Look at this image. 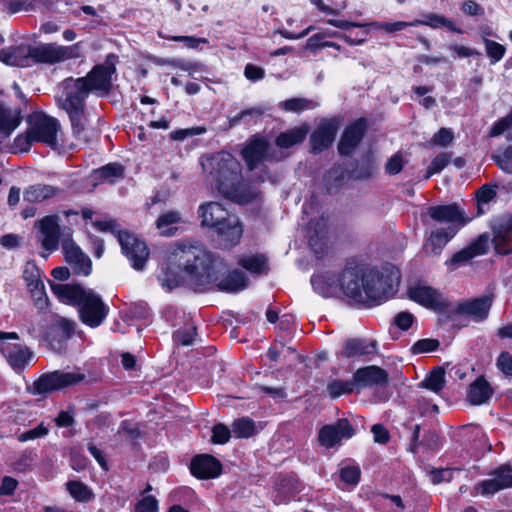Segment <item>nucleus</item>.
Listing matches in <instances>:
<instances>
[{
  "label": "nucleus",
  "mask_w": 512,
  "mask_h": 512,
  "mask_svg": "<svg viewBox=\"0 0 512 512\" xmlns=\"http://www.w3.org/2000/svg\"><path fill=\"white\" fill-rule=\"evenodd\" d=\"M117 60L115 54H108L105 61L95 65L86 76L76 79L70 77L62 82V107L69 115L74 134L84 141H87L83 135L86 126L85 100L89 94L105 97L110 93Z\"/></svg>",
  "instance_id": "f257e3e1"
},
{
  "label": "nucleus",
  "mask_w": 512,
  "mask_h": 512,
  "mask_svg": "<svg viewBox=\"0 0 512 512\" xmlns=\"http://www.w3.org/2000/svg\"><path fill=\"white\" fill-rule=\"evenodd\" d=\"M222 266L219 257L198 245L180 243L172 252L169 262L161 267L157 278L161 286L170 291L182 284L184 271L189 281L201 290L218 280Z\"/></svg>",
  "instance_id": "f03ea898"
},
{
  "label": "nucleus",
  "mask_w": 512,
  "mask_h": 512,
  "mask_svg": "<svg viewBox=\"0 0 512 512\" xmlns=\"http://www.w3.org/2000/svg\"><path fill=\"white\" fill-rule=\"evenodd\" d=\"M201 166L207 179L225 198L246 204L257 198L255 186L245 183L241 163L229 152L220 151L201 158Z\"/></svg>",
  "instance_id": "7ed1b4c3"
},
{
  "label": "nucleus",
  "mask_w": 512,
  "mask_h": 512,
  "mask_svg": "<svg viewBox=\"0 0 512 512\" xmlns=\"http://www.w3.org/2000/svg\"><path fill=\"white\" fill-rule=\"evenodd\" d=\"M400 278L399 269L391 263L381 268L345 269V295L360 303L381 301L396 292Z\"/></svg>",
  "instance_id": "20e7f679"
},
{
  "label": "nucleus",
  "mask_w": 512,
  "mask_h": 512,
  "mask_svg": "<svg viewBox=\"0 0 512 512\" xmlns=\"http://www.w3.org/2000/svg\"><path fill=\"white\" fill-rule=\"evenodd\" d=\"M81 56L80 43L61 46L55 43L31 46L20 44L0 50V61L17 67H30L33 64H56Z\"/></svg>",
  "instance_id": "39448f33"
},
{
  "label": "nucleus",
  "mask_w": 512,
  "mask_h": 512,
  "mask_svg": "<svg viewBox=\"0 0 512 512\" xmlns=\"http://www.w3.org/2000/svg\"><path fill=\"white\" fill-rule=\"evenodd\" d=\"M50 286L61 301L78 306L79 318L85 325L96 328L107 317L108 306L93 290L73 284L51 283Z\"/></svg>",
  "instance_id": "423d86ee"
},
{
  "label": "nucleus",
  "mask_w": 512,
  "mask_h": 512,
  "mask_svg": "<svg viewBox=\"0 0 512 512\" xmlns=\"http://www.w3.org/2000/svg\"><path fill=\"white\" fill-rule=\"evenodd\" d=\"M198 216L202 227L214 229L217 233L220 245L230 249L239 243L243 228L239 219L230 214L219 202H208L198 208Z\"/></svg>",
  "instance_id": "0eeeda50"
},
{
  "label": "nucleus",
  "mask_w": 512,
  "mask_h": 512,
  "mask_svg": "<svg viewBox=\"0 0 512 512\" xmlns=\"http://www.w3.org/2000/svg\"><path fill=\"white\" fill-rule=\"evenodd\" d=\"M29 128L25 135H19L15 139V143L21 150L27 151L32 142L39 141L47 146L58 149V131L59 122L52 117L44 114H35L28 118Z\"/></svg>",
  "instance_id": "6e6552de"
},
{
  "label": "nucleus",
  "mask_w": 512,
  "mask_h": 512,
  "mask_svg": "<svg viewBox=\"0 0 512 512\" xmlns=\"http://www.w3.org/2000/svg\"><path fill=\"white\" fill-rule=\"evenodd\" d=\"M85 374L80 371H53L42 374L35 380L29 391L34 395L47 394L80 383Z\"/></svg>",
  "instance_id": "1a4fd4ad"
},
{
  "label": "nucleus",
  "mask_w": 512,
  "mask_h": 512,
  "mask_svg": "<svg viewBox=\"0 0 512 512\" xmlns=\"http://www.w3.org/2000/svg\"><path fill=\"white\" fill-rule=\"evenodd\" d=\"M10 340H19V335L16 332L0 331V353L14 371L20 372L32 359L33 352L22 344L10 343Z\"/></svg>",
  "instance_id": "9d476101"
},
{
  "label": "nucleus",
  "mask_w": 512,
  "mask_h": 512,
  "mask_svg": "<svg viewBox=\"0 0 512 512\" xmlns=\"http://www.w3.org/2000/svg\"><path fill=\"white\" fill-rule=\"evenodd\" d=\"M118 241L123 253L131 261L132 267L142 270L149 258V249L145 242L126 231L118 233Z\"/></svg>",
  "instance_id": "9b49d317"
},
{
  "label": "nucleus",
  "mask_w": 512,
  "mask_h": 512,
  "mask_svg": "<svg viewBox=\"0 0 512 512\" xmlns=\"http://www.w3.org/2000/svg\"><path fill=\"white\" fill-rule=\"evenodd\" d=\"M62 249L65 260L77 275L88 276L92 270V262L81 248L71 239V234L67 233L62 239Z\"/></svg>",
  "instance_id": "f8f14e48"
},
{
  "label": "nucleus",
  "mask_w": 512,
  "mask_h": 512,
  "mask_svg": "<svg viewBox=\"0 0 512 512\" xmlns=\"http://www.w3.org/2000/svg\"><path fill=\"white\" fill-rule=\"evenodd\" d=\"M428 215L435 222L454 226L457 231L471 220V217L467 216L465 211L455 203L430 206L428 208Z\"/></svg>",
  "instance_id": "ddd939ff"
},
{
  "label": "nucleus",
  "mask_w": 512,
  "mask_h": 512,
  "mask_svg": "<svg viewBox=\"0 0 512 512\" xmlns=\"http://www.w3.org/2000/svg\"><path fill=\"white\" fill-rule=\"evenodd\" d=\"M75 330V322L64 317H59L51 326L46 340L50 349L57 353L66 351L68 340Z\"/></svg>",
  "instance_id": "4468645a"
},
{
  "label": "nucleus",
  "mask_w": 512,
  "mask_h": 512,
  "mask_svg": "<svg viewBox=\"0 0 512 512\" xmlns=\"http://www.w3.org/2000/svg\"><path fill=\"white\" fill-rule=\"evenodd\" d=\"M338 128L339 121L336 118L322 119L310 136L311 152L318 154L330 147L335 140Z\"/></svg>",
  "instance_id": "2eb2a0df"
},
{
  "label": "nucleus",
  "mask_w": 512,
  "mask_h": 512,
  "mask_svg": "<svg viewBox=\"0 0 512 512\" xmlns=\"http://www.w3.org/2000/svg\"><path fill=\"white\" fill-rule=\"evenodd\" d=\"M355 430L347 419H339L335 424L323 426L318 435V441L325 448H332L343 438H351Z\"/></svg>",
  "instance_id": "dca6fc26"
},
{
  "label": "nucleus",
  "mask_w": 512,
  "mask_h": 512,
  "mask_svg": "<svg viewBox=\"0 0 512 512\" xmlns=\"http://www.w3.org/2000/svg\"><path fill=\"white\" fill-rule=\"evenodd\" d=\"M409 297L420 305L442 311L448 308V302L436 289L426 285H415L409 288Z\"/></svg>",
  "instance_id": "f3484780"
},
{
  "label": "nucleus",
  "mask_w": 512,
  "mask_h": 512,
  "mask_svg": "<svg viewBox=\"0 0 512 512\" xmlns=\"http://www.w3.org/2000/svg\"><path fill=\"white\" fill-rule=\"evenodd\" d=\"M367 129V122L364 118H360L349 124L338 144V151L343 156H349L357 148L363 139Z\"/></svg>",
  "instance_id": "a211bd4d"
},
{
  "label": "nucleus",
  "mask_w": 512,
  "mask_h": 512,
  "mask_svg": "<svg viewBox=\"0 0 512 512\" xmlns=\"http://www.w3.org/2000/svg\"><path fill=\"white\" fill-rule=\"evenodd\" d=\"M512 487V469L500 466L492 473V478L482 481L477 488L483 495H493L499 490Z\"/></svg>",
  "instance_id": "6ab92c4d"
},
{
  "label": "nucleus",
  "mask_w": 512,
  "mask_h": 512,
  "mask_svg": "<svg viewBox=\"0 0 512 512\" xmlns=\"http://www.w3.org/2000/svg\"><path fill=\"white\" fill-rule=\"evenodd\" d=\"M58 220V216L53 215L46 216L36 223L42 235L41 244L47 251H55L58 249L60 238Z\"/></svg>",
  "instance_id": "aec40b11"
},
{
  "label": "nucleus",
  "mask_w": 512,
  "mask_h": 512,
  "mask_svg": "<svg viewBox=\"0 0 512 512\" xmlns=\"http://www.w3.org/2000/svg\"><path fill=\"white\" fill-rule=\"evenodd\" d=\"M491 305L492 298L485 295L460 302L456 311L459 314L471 317L476 322H480L487 318Z\"/></svg>",
  "instance_id": "412c9836"
},
{
  "label": "nucleus",
  "mask_w": 512,
  "mask_h": 512,
  "mask_svg": "<svg viewBox=\"0 0 512 512\" xmlns=\"http://www.w3.org/2000/svg\"><path fill=\"white\" fill-rule=\"evenodd\" d=\"M190 469L197 478L210 479L220 475L222 465L215 457L203 454L192 459Z\"/></svg>",
  "instance_id": "4be33fe9"
},
{
  "label": "nucleus",
  "mask_w": 512,
  "mask_h": 512,
  "mask_svg": "<svg viewBox=\"0 0 512 512\" xmlns=\"http://www.w3.org/2000/svg\"><path fill=\"white\" fill-rule=\"evenodd\" d=\"M343 279L344 272L340 276L334 273L317 274L312 276L311 284L316 292L328 297L336 294L339 290L345 293Z\"/></svg>",
  "instance_id": "5701e85b"
},
{
  "label": "nucleus",
  "mask_w": 512,
  "mask_h": 512,
  "mask_svg": "<svg viewBox=\"0 0 512 512\" xmlns=\"http://www.w3.org/2000/svg\"><path fill=\"white\" fill-rule=\"evenodd\" d=\"M355 385L359 388L385 385L388 383V373L378 366H367L359 368L353 375Z\"/></svg>",
  "instance_id": "b1692460"
},
{
  "label": "nucleus",
  "mask_w": 512,
  "mask_h": 512,
  "mask_svg": "<svg viewBox=\"0 0 512 512\" xmlns=\"http://www.w3.org/2000/svg\"><path fill=\"white\" fill-rule=\"evenodd\" d=\"M309 245L311 249L320 254L323 252L324 239L327 235V220L321 215L317 219H312L307 225Z\"/></svg>",
  "instance_id": "393cba45"
},
{
  "label": "nucleus",
  "mask_w": 512,
  "mask_h": 512,
  "mask_svg": "<svg viewBox=\"0 0 512 512\" xmlns=\"http://www.w3.org/2000/svg\"><path fill=\"white\" fill-rule=\"evenodd\" d=\"M457 232L458 231L454 226L436 228L430 233L425 245L426 250L434 256L439 255L442 249L457 234Z\"/></svg>",
  "instance_id": "a878e982"
},
{
  "label": "nucleus",
  "mask_w": 512,
  "mask_h": 512,
  "mask_svg": "<svg viewBox=\"0 0 512 512\" xmlns=\"http://www.w3.org/2000/svg\"><path fill=\"white\" fill-rule=\"evenodd\" d=\"M219 259L222 261L224 266L221 267V272L218 274V288L225 292H238L245 289L248 286V278L242 271L234 270L225 278L220 280V276L223 275L226 270V264L221 258ZM214 282H217V280L212 283Z\"/></svg>",
  "instance_id": "bb28decb"
},
{
  "label": "nucleus",
  "mask_w": 512,
  "mask_h": 512,
  "mask_svg": "<svg viewBox=\"0 0 512 512\" xmlns=\"http://www.w3.org/2000/svg\"><path fill=\"white\" fill-rule=\"evenodd\" d=\"M22 115L20 108L0 104V136L7 138L20 125Z\"/></svg>",
  "instance_id": "cd10ccee"
},
{
  "label": "nucleus",
  "mask_w": 512,
  "mask_h": 512,
  "mask_svg": "<svg viewBox=\"0 0 512 512\" xmlns=\"http://www.w3.org/2000/svg\"><path fill=\"white\" fill-rule=\"evenodd\" d=\"M268 142L262 138L252 139L242 150L243 158L250 170L254 169L261 161L264 160Z\"/></svg>",
  "instance_id": "c85d7f7f"
},
{
  "label": "nucleus",
  "mask_w": 512,
  "mask_h": 512,
  "mask_svg": "<svg viewBox=\"0 0 512 512\" xmlns=\"http://www.w3.org/2000/svg\"><path fill=\"white\" fill-rule=\"evenodd\" d=\"M60 193V188L38 183L28 186L23 192L24 201L29 203H41L54 198Z\"/></svg>",
  "instance_id": "c756f323"
},
{
  "label": "nucleus",
  "mask_w": 512,
  "mask_h": 512,
  "mask_svg": "<svg viewBox=\"0 0 512 512\" xmlns=\"http://www.w3.org/2000/svg\"><path fill=\"white\" fill-rule=\"evenodd\" d=\"M180 223H183L182 214L177 210H169L159 215L155 225L161 236L172 237L176 235Z\"/></svg>",
  "instance_id": "7c9ffc66"
},
{
  "label": "nucleus",
  "mask_w": 512,
  "mask_h": 512,
  "mask_svg": "<svg viewBox=\"0 0 512 512\" xmlns=\"http://www.w3.org/2000/svg\"><path fill=\"white\" fill-rule=\"evenodd\" d=\"M485 251L486 249L482 247V239H480L478 243L456 252L451 259L446 261V265L449 270L454 271L469 262L475 256L485 253Z\"/></svg>",
  "instance_id": "2f4dec72"
},
{
  "label": "nucleus",
  "mask_w": 512,
  "mask_h": 512,
  "mask_svg": "<svg viewBox=\"0 0 512 512\" xmlns=\"http://www.w3.org/2000/svg\"><path fill=\"white\" fill-rule=\"evenodd\" d=\"M376 350L375 341L365 339H350L344 344L342 355L346 358H353L374 353Z\"/></svg>",
  "instance_id": "473e14b6"
},
{
  "label": "nucleus",
  "mask_w": 512,
  "mask_h": 512,
  "mask_svg": "<svg viewBox=\"0 0 512 512\" xmlns=\"http://www.w3.org/2000/svg\"><path fill=\"white\" fill-rule=\"evenodd\" d=\"M493 390L489 383L482 377L477 378L470 384L468 391V400L473 405H480L485 403L491 396Z\"/></svg>",
  "instance_id": "72a5a7b5"
},
{
  "label": "nucleus",
  "mask_w": 512,
  "mask_h": 512,
  "mask_svg": "<svg viewBox=\"0 0 512 512\" xmlns=\"http://www.w3.org/2000/svg\"><path fill=\"white\" fill-rule=\"evenodd\" d=\"M308 132L309 127L306 124L300 127H294L290 130L281 133L276 138V145L280 148H290L293 145L303 142Z\"/></svg>",
  "instance_id": "f704fd0d"
},
{
  "label": "nucleus",
  "mask_w": 512,
  "mask_h": 512,
  "mask_svg": "<svg viewBox=\"0 0 512 512\" xmlns=\"http://www.w3.org/2000/svg\"><path fill=\"white\" fill-rule=\"evenodd\" d=\"M445 385V371L442 367H435L419 384L434 393H439Z\"/></svg>",
  "instance_id": "c9c22d12"
},
{
  "label": "nucleus",
  "mask_w": 512,
  "mask_h": 512,
  "mask_svg": "<svg viewBox=\"0 0 512 512\" xmlns=\"http://www.w3.org/2000/svg\"><path fill=\"white\" fill-rule=\"evenodd\" d=\"M238 264L251 273L262 274L268 269L267 259L264 255L242 256Z\"/></svg>",
  "instance_id": "e433bc0d"
},
{
  "label": "nucleus",
  "mask_w": 512,
  "mask_h": 512,
  "mask_svg": "<svg viewBox=\"0 0 512 512\" xmlns=\"http://www.w3.org/2000/svg\"><path fill=\"white\" fill-rule=\"evenodd\" d=\"M124 168L121 164L110 163L94 171L97 179L114 183L117 179L123 177Z\"/></svg>",
  "instance_id": "4c0bfd02"
},
{
  "label": "nucleus",
  "mask_w": 512,
  "mask_h": 512,
  "mask_svg": "<svg viewBox=\"0 0 512 512\" xmlns=\"http://www.w3.org/2000/svg\"><path fill=\"white\" fill-rule=\"evenodd\" d=\"M232 433L237 438H249L256 432L255 423L248 417L234 420L231 425Z\"/></svg>",
  "instance_id": "58836bf2"
},
{
  "label": "nucleus",
  "mask_w": 512,
  "mask_h": 512,
  "mask_svg": "<svg viewBox=\"0 0 512 512\" xmlns=\"http://www.w3.org/2000/svg\"><path fill=\"white\" fill-rule=\"evenodd\" d=\"M279 107L287 112L300 113L317 107V103L306 98H291L280 102Z\"/></svg>",
  "instance_id": "ea45409f"
},
{
  "label": "nucleus",
  "mask_w": 512,
  "mask_h": 512,
  "mask_svg": "<svg viewBox=\"0 0 512 512\" xmlns=\"http://www.w3.org/2000/svg\"><path fill=\"white\" fill-rule=\"evenodd\" d=\"M70 495L79 502H88L93 499L94 494L91 489L80 481H69L66 484Z\"/></svg>",
  "instance_id": "a19ab883"
},
{
  "label": "nucleus",
  "mask_w": 512,
  "mask_h": 512,
  "mask_svg": "<svg viewBox=\"0 0 512 512\" xmlns=\"http://www.w3.org/2000/svg\"><path fill=\"white\" fill-rule=\"evenodd\" d=\"M497 185L485 184L476 193L477 214L481 215L485 212L484 205L494 200L497 196Z\"/></svg>",
  "instance_id": "79ce46f5"
},
{
  "label": "nucleus",
  "mask_w": 512,
  "mask_h": 512,
  "mask_svg": "<svg viewBox=\"0 0 512 512\" xmlns=\"http://www.w3.org/2000/svg\"><path fill=\"white\" fill-rule=\"evenodd\" d=\"M356 387L354 378L351 381L333 380L327 384V392L333 399L351 393Z\"/></svg>",
  "instance_id": "37998d69"
},
{
  "label": "nucleus",
  "mask_w": 512,
  "mask_h": 512,
  "mask_svg": "<svg viewBox=\"0 0 512 512\" xmlns=\"http://www.w3.org/2000/svg\"><path fill=\"white\" fill-rule=\"evenodd\" d=\"M450 162V155L448 153H440L437 155L427 167L424 179H429L434 174L440 173Z\"/></svg>",
  "instance_id": "c03bdc74"
},
{
  "label": "nucleus",
  "mask_w": 512,
  "mask_h": 512,
  "mask_svg": "<svg viewBox=\"0 0 512 512\" xmlns=\"http://www.w3.org/2000/svg\"><path fill=\"white\" fill-rule=\"evenodd\" d=\"M491 158L503 172L512 174V145L500 154H492Z\"/></svg>",
  "instance_id": "a18cd8bd"
},
{
  "label": "nucleus",
  "mask_w": 512,
  "mask_h": 512,
  "mask_svg": "<svg viewBox=\"0 0 512 512\" xmlns=\"http://www.w3.org/2000/svg\"><path fill=\"white\" fill-rule=\"evenodd\" d=\"M498 249L501 253H509L512 251V224H509L507 231H497L494 238Z\"/></svg>",
  "instance_id": "49530a36"
},
{
  "label": "nucleus",
  "mask_w": 512,
  "mask_h": 512,
  "mask_svg": "<svg viewBox=\"0 0 512 512\" xmlns=\"http://www.w3.org/2000/svg\"><path fill=\"white\" fill-rule=\"evenodd\" d=\"M485 50L488 57L491 58V63L494 64L500 61L505 54V47L493 40L484 38Z\"/></svg>",
  "instance_id": "de8ad7c7"
},
{
  "label": "nucleus",
  "mask_w": 512,
  "mask_h": 512,
  "mask_svg": "<svg viewBox=\"0 0 512 512\" xmlns=\"http://www.w3.org/2000/svg\"><path fill=\"white\" fill-rule=\"evenodd\" d=\"M418 23H419L418 20H416L413 22L397 21V22H393V23L375 22V23H372L371 25H373L387 33H393V32H397V31H401L410 26H416V25H418Z\"/></svg>",
  "instance_id": "09e8293b"
},
{
  "label": "nucleus",
  "mask_w": 512,
  "mask_h": 512,
  "mask_svg": "<svg viewBox=\"0 0 512 512\" xmlns=\"http://www.w3.org/2000/svg\"><path fill=\"white\" fill-rule=\"evenodd\" d=\"M361 470L358 466H345L340 470V477L343 482L349 485H356L360 480Z\"/></svg>",
  "instance_id": "8fccbe9b"
},
{
  "label": "nucleus",
  "mask_w": 512,
  "mask_h": 512,
  "mask_svg": "<svg viewBox=\"0 0 512 512\" xmlns=\"http://www.w3.org/2000/svg\"><path fill=\"white\" fill-rule=\"evenodd\" d=\"M232 429L230 430L226 425L218 423L212 430V442L215 444H225L231 437Z\"/></svg>",
  "instance_id": "3c124183"
},
{
  "label": "nucleus",
  "mask_w": 512,
  "mask_h": 512,
  "mask_svg": "<svg viewBox=\"0 0 512 512\" xmlns=\"http://www.w3.org/2000/svg\"><path fill=\"white\" fill-rule=\"evenodd\" d=\"M195 334L196 328L192 326L190 328H185L176 331L173 335V339L174 342H176L177 344L189 346L193 344Z\"/></svg>",
  "instance_id": "603ef678"
},
{
  "label": "nucleus",
  "mask_w": 512,
  "mask_h": 512,
  "mask_svg": "<svg viewBox=\"0 0 512 512\" xmlns=\"http://www.w3.org/2000/svg\"><path fill=\"white\" fill-rule=\"evenodd\" d=\"M439 347V341L436 339H421L418 340L411 348L413 354L428 353L436 350Z\"/></svg>",
  "instance_id": "864d4df0"
},
{
  "label": "nucleus",
  "mask_w": 512,
  "mask_h": 512,
  "mask_svg": "<svg viewBox=\"0 0 512 512\" xmlns=\"http://www.w3.org/2000/svg\"><path fill=\"white\" fill-rule=\"evenodd\" d=\"M48 432H49L48 428L43 423H41L37 427L21 433L18 436V441L27 442V441L35 440V439L46 436L48 434Z\"/></svg>",
  "instance_id": "5fc2aeb1"
},
{
  "label": "nucleus",
  "mask_w": 512,
  "mask_h": 512,
  "mask_svg": "<svg viewBox=\"0 0 512 512\" xmlns=\"http://www.w3.org/2000/svg\"><path fill=\"white\" fill-rule=\"evenodd\" d=\"M92 225L101 232H111L117 235L121 232L116 221L111 218L92 220Z\"/></svg>",
  "instance_id": "6e6d98bb"
},
{
  "label": "nucleus",
  "mask_w": 512,
  "mask_h": 512,
  "mask_svg": "<svg viewBox=\"0 0 512 512\" xmlns=\"http://www.w3.org/2000/svg\"><path fill=\"white\" fill-rule=\"evenodd\" d=\"M264 111H265V109H263L261 107H253V108L245 109V110L241 111L240 113H238L237 115H235L234 117L230 118L229 125H230V127H234L237 124H239V122L242 119H244L248 116L249 117H259L264 114Z\"/></svg>",
  "instance_id": "4d7b16f0"
},
{
  "label": "nucleus",
  "mask_w": 512,
  "mask_h": 512,
  "mask_svg": "<svg viewBox=\"0 0 512 512\" xmlns=\"http://www.w3.org/2000/svg\"><path fill=\"white\" fill-rule=\"evenodd\" d=\"M42 277V273L40 271V269L37 267V265L35 264V262L33 261H28L25 266H24V270H23V279L27 284L30 283V285L35 281L37 280L38 278H41Z\"/></svg>",
  "instance_id": "13d9d810"
},
{
  "label": "nucleus",
  "mask_w": 512,
  "mask_h": 512,
  "mask_svg": "<svg viewBox=\"0 0 512 512\" xmlns=\"http://www.w3.org/2000/svg\"><path fill=\"white\" fill-rule=\"evenodd\" d=\"M135 512H158V501L154 496H146L135 505Z\"/></svg>",
  "instance_id": "bf43d9fd"
},
{
  "label": "nucleus",
  "mask_w": 512,
  "mask_h": 512,
  "mask_svg": "<svg viewBox=\"0 0 512 512\" xmlns=\"http://www.w3.org/2000/svg\"><path fill=\"white\" fill-rule=\"evenodd\" d=\"M35 307L43 311L48 307L49 300L45 292V286L30 293Z\"/></svg>",
  "instance_id": "052dcab7"
},
{
  "label": "nucleus",
  "mask_w": 512,
  "mask_h": 512,
  "mask_svg": "<svg viewBox=\"0 0 512 512\" xmlns=\"http://www.w3.org/2000/svg\"><path fill=\"white\" fill-rule=\"evenodd\" d=\"M453 140L452 132L447 128H441L431 139L433 145L447 146Z\"/></svg>",
  "instance_id": "680f3d73"
},
{
  "label": "nucleus",
  "mask_w": 512,
  "mask_h": 512,
  "mask_svg": "<svg viewBox=\"0 0 512 512\" xmlns=\"http://www.w3.org/2000/svg\"><path fill=\"white\" fill-rule=\"evenodd\" d=\"M498 368L506 375H512V356L502 352L497 359Z\"/></svg>",
  "instance_id": "e2e57ef3"
},
{
  "label": "nucleus",
  "mask_w": 512,
  "mask_h": 512,
  "mask_svg": "<svg viewBox=\"0 0 512 512\" xmlns=\"http://www.w3.org/2000/svg\"><path fill=\"white\" fill-rule=\"evenodd\" d=\"M512 125V116L499 120L490 130V136L496 137L504 133Z\"/></svg>",
  "instance_id": "0e129e2a"
},
{
  "label": "nucleus",
  "mask_w": 512,
  "mask_h": 512,
  "mask_svg": "<svg viewBox=\"0 0 512 512\" xmlns=\"http://www.w3.org/2000/svg\"><path fill=\"white\" fill-rule=\"evenodd\" d=\"M373 438L376 443L385 444L389 440L387 429L381 424H374L371 428Z\"/></svg>",
  "instance_id": "69168bd1"
},
{
  "label": "nucleus",
  "mask_w": 512,
  "mask_h": 512,
  "mask_svg": "<svg viewBox=\"0 0 512 512\" xmlns=\"http://www.w3.org/2000/svg\"><path fill=\"white\" fill-rule=\"evenodd\" d=\"M403 167L402 157L398 154L392 156L387 162L385 169L386 172L390 175L398 174Z\"/></svg>",
  "instance_id": "338daca9"
},
{
  "label": "nucleus",
  "mask_w": 512,
  "mask_h": 512,
  "mask_svg": "<svg viewBox=\"0 0 512 512\" xmlns=\"http://www.w3.org/2000/svg\"><path fill=\"white\" fill-rule=\"evenodd\" d=\"M413 315L409 312H400L396 315L394 322L402 330H408L413 323Z\"/></svg>",
  "instance_id": "774afa93"
}]
</instances>
